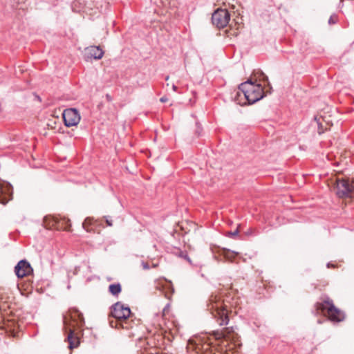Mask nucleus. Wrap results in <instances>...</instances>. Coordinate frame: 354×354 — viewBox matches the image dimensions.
Instances as JSON below:
<instances>
[{
	"label": "nucleus",
	"instance_id": "6e6552de",
	"mask_svg": "<svg viewBox=\"0 0 354 354\" xmlns=\"http://www.w3.org/2000/svg\"><path fill=\"white\" fill-rule=\"evenodd\" d=\"M213 335L216 339H224L234 342L235 345L239 344V337L233 327H227L221 330L214 331Z\"/></svg>",
	"mask_w": 354,
	"mask_h": 354
},
{
	"label": "nucleus",
	"instance_id": "bb28decb",
	"mask_svg": "<svg viewBox=\"0 0 354 354\" xmlns=\"http://www.w3.org/2000/svg\"><path fill=\"white\" fill-rule=\"evenodd\" d=\"M169 304L167 305V306L164 308L163 312L165 313L166 310H168Z\"/></svg>",
	"mask_w": 354,
	"mask_h": 354
},
{
	"label": "nucleus",
	"instance_id": "7ed1b4c3",
	"mask_svg": "<svg viewBox=\"0 0 354 354\" xmlns=\"http://www.w3.org/2000/svg\"><path fill=\"white\" fill-rule=\"evenodd\" d=\"M131 310L129 306H125L121 302H117L111 307L109 317L115 320H110L109 324L112 328H127L126 319L129 317Z\"/></svg>",
	"mask_w": 354,
	"mask_h": 354
},
{
	"label": "nucleus",
	"instance_id": "f257e3e1",
	"mask_svg": "<svg viewBox=\"0 0 354 354\" xmlns=\"http://www.w3.org/2000/svg\"><path fill=\"white\" fill-rule=\"evenodd\" d=\"M207 310L210 312L218 325L228 324L229 314L232 312L228 300L222 299L220 295L212 294L207 301Z\"/></svg>",
	"mask_w": 354,
	"mask_h": 354
},
{
	"label": "nucleus",
	"instance_id": "393cba45",
	"mask_svg": "<svg viewBox=\"0 0 354 354\" xmlns=\"http://www.w3.org/2000/svg\"><path fill=\"white\" fill-rule=\"evenodd\" d=\"M172 88H173V90H174V91H176L177 90V86H175V85H173V86H172Z\"/></svg>",
	"mask_w": 354,
	"mask_h": 354
},
{
	"label": "nucleus",
	"instance_id": "f8f14e48",
	"mask_svg": "<svg viewBox=\"0 0 354 354\" xmlns=\"http://www.w3.org/2000/svg\"><path fill=\"white\" fill-rule=\"evenodd\" d=\"M49 221V225L52 227H55L57 229H64L67 230L71 226L70 220L64 218H58L57 217H46L45 221Z\"/></svg>",
	"mask_w": 354,
	"mask_h": 354
},
{
	"label": "nucleus",
	"instance_id": "a878e982",
	"mask_svg": "<svg viewBox=\"0 0 354 354\" xmlns=\"http://www.w3.org/2000/svg\"><path fill=\"white\" fill-rule=\"evenodd\" d=\"M169 304L167 305V306L164 308L163 312L165 313L166 310H168Z\"/></svg>",
	"mask_w": 354,
	"mask_h": 354
},
{
	"label": "nucleus",
	"instance_id": "4be33fe9",
	"mask_svg": "<svg viewBox=\"0 0 354 354\" xmlns=\"http://www.w3.org/2000/svg\"><path fill=\"white\" fill-rule=\"evenodd\" d=\"M257 74L259 75V77H263V79H266V80H268V77L266 76L263 72L261 71H259V72H257Z\"/></svg>",
	"mask_w": 354,
	"mask_h": 354
},
{
	"label": "nucleus",
	"instance_id": "9d476101",
	"mask_svg": "<svg viewBox=\"0 0 354 354\" xmlns=\"http://www.w3.org/2000/svg\"><path fill=\"white\" fill-rule=\"evenodd\" d=\"M194 350L198 354H221V353L210 343L207 342H202L201 340H198V342L195 344Z\"/></svg>",
	"mask_w": 354,
	"mask_h": 354
},
{
	"label": "nucleus",
	"instance_id": "2eb2a0df",
	"mask_svg": "<svg viewBox=\"0 0 354 354\" xmlns=\"http://www.w3.org/2000/svg\"><path fill=\"white\" fill-rule=\"evenodd\" d=\"M122 288L120 283H113L109 286V291L114 296L118 295L121 292Z\"/></svg>",
	"mask_w": 354,
	"mask_h": 354
},
{
	"label": "nucleus",
	"instance_id": "0eeeda50",
	"mask_svg": "<svg viewBox=\"0 0 354 354\" xmlns=\"http://www.w3.org/2000/svg\"><path fill=\"white\" fill-rule=\"evenodd\" d=\"M230 15L226 9L218 8L212 14V22L218 28L225 27L229 23Z\"/></svg>",
	"mask_w": 354,
	"mask_h": 354
},
{
	"label": "nucleus",
	"instance_id": "f3484780",
	"mask_svg": "<svg viewBox=\"0 0 354 354\" xmlns=\"http://www.w3.org/2000/svg\"><path fill=\"white\" fill-rule=\"evenodd\" d=\"M174 254L182 259H185L187 261H188L190 264H192V261L190 258L188 257L186 252L181 251L180 250H176V252H174Z\"/></svg>",
	"mask_w": 354,
	"mask_h": 354
},
{
	"label": "nucleus",
	"instance_id": "39448f33",
	"mask_svg": "<svg viewBox=\"0 0 354 354\" xmlns=\"http://www.w3.org/2000/svg\"><path fill=\"white\" fill-rule=\"evenodd\" d=\"M239 89L243 93L248 104H253L263 97V88L261 84H257L252 80L241 84Z\"/></svg>",
	"mask_w": 354,
	"mask_h": 354
},
{
	"label": "nucleus",
	"instance_id": "1a4fd4ad",
	"mask_svg": "<svg viewBox=\"0 0 354 354\" xmlns=\"http://www.w3.org/2000/svg\"><path fill=\"white\" fill-rule=\"evenodd\" d=\"M63 119L66 127L76 126L80 120V115L75 109H67L63 112Z\"/></svg>",
	"mask_w": 354,
	"mask_h": 354
},
{
	"label": "nucleus",
	"instance_id": "4468645a",
	"mask_svg": "<svg viewBox=\"0 0 354 354\" xmlns=\"http://www.w3.org/2000/svg\"><path fill=\"white\" fill-rule=\"evenodd\" d=\"M237 254L238 253L227 249H223L221 251V255L223 256L225 259L230 261H232Z\"/></svg>",
	"mask_w": 354,
	"mask_h": 354
},
{
	"label": "nucleus",
	"instance_id": "9b49d317",
	"mask_svg": "<svg viewBox=\"0 0 354 354\" xmlns=\"http://www.w3.org/2000/svg\"><path fill=\"white\" fill-rule=\"evenodd\" d=\"M33 270L30 264L26 260H21L15 268V272L17 277L23 278L30 274Z\"/></svg>",
	"mask_w": 354,
	"mask_h": 354
},
{
	"label": "nucleus",
	"instance_id": "dca6fc26",
	"mask_svg": "<svg viewBox=\"0 0 354 354\" xmlns=\"http://www.w3.org/2000/svg\"><path fill=\"white\" fill-rule=\"evenodd\" d=\"M93 219L92 218L88 217L83 222L82 226L86 231L91 232L92 230L91 226L93 224Z\"/></svg>",
	"mask_w": 354,
	"mask_h": 354
},
{
	"label": "nucleus",
	"instance_id": "ddd939ff",
	"mask_svg": "<svg viewBox=\"0 0 354 354\" xmlns=\"http://www.w3.org/2000/svg\"><path fill=\"white\" fill-rule=\"evenodd\" d=\"M88 57L95 59H100L104 55V51L99 47L92 46L86 48Z\"/></svg>",
	"mask_w": 354,
	"mask_h": 354
},
{
	"label": "nucleus",
	"instance_id": "f03ea898",
	"mask_svg": "<svg viewBox=\"0 0 354 354\" xmlns=\"http://www.w3.org/2000/svg\"><path fill=\"white\" fill-rule=\"evenodd\" d=\"M82 315L76 308H71L63 316V323L64 328L68 330L67 340L68 342V348L73 349L79 346L80 341L78 337L75 335L73 328L78 326L82 321Z\"/></svg>",
	"mask_w": 354,
	"mask_h": 354
},
{
	"label": "nucleus",
	"instance_id": "423d86ee",
	"mask_svg": "<svg viewBox=\"0 0 354 354\" xmlns=\"http://www.w3.org/2000/svg\"><path fill=\"white\" fill-rule=\"evenodd\" d=\"M336 194L339 198L354 197V180L337 179L335 187Z\"/></svg>",
	"mask_w": 354,
	"mask_h": 354
},
{
	"label": "nucleus",
	"instance_id": "aec40b11",
	"mask_svg": "<svg viewBox=\"0 0 354 354\" xmlns=\"http://www.w3.org/2000/svg\"><path fill=\"white\" fill-rule=\"evenodd\" d=\"M238 234H239L238 228L236 230H234V232H227L228 236H230V237H234V236H236Z\"/></svg>",
	"mask_w": 354,
	"mask_h": 354
},
{
	"label": "nucleus",
	"instance_id": "5701e85b",
	"mask_svg": "<svg viewBox=\"0 0 354 354\" xmlns=\"http://www.w3.org/2000/svg\"><path fill=\"white\" fill-rule=\"evenodd\" d=\"M142 266L145 270H148L149 268V266L147 263L142 262Z\"/></svg>",
	"mask_w": 354,
	"mask_h": 354
},
{
	"label": "nucleus",
	"instance_id": "20e7f679",
	"mask_svg": "<svg viewBox=\"0 0 354 354\" xmlns=\"http://www.w3.org/2000/svg\"><path fill=\"white\" fill-rule=\"evenodd\" d=\"M315 307L317 310L326 315L332 322H339L344 319V313L335 306L333 300L328 296H323L321 301L316 303Z\"/></svg>",
	"mask_w": 354,
	"mask_h": 354
},
{
	"label": "nucleus",
	"instance_id": "412c9836",
	"mask_svg": "<svg viewBox=\"0 0 354 354\" xmlns=\"http://www.w3.org/2000/svg\"><path fill=\"white\" fill-rule=\"evenodd\" d=\"M105 221H106L107 225H109V226L113 225L112 221L111 219H109V216H105Z\"/></svg>",
	"mask_w": 354,
	"mask_h": 354
},
{
	"label": "nucleus",
	"instance_id": "6ab92c4d",
	"mask_svg": "<svg viewBox=\"0 0 354 354\" xmlns=\"http://www.w3.org/2000/svg\"><path fill=\"white\" fill-rule=\"evenodd\" d=\"M337 16L335 14L332 15L328 19V24L330 25L335 24L337 23Z\"/></svg>",
	"mask_w": 354,
	"mask_h": 354
},
{
	"label": "nucleus",
	"instance_id": "b1692460",
	"mask_svg": "<svg viewBox=\"0 0 354 354\" xmlns=\"http://www.w3.org/2000/svg\"><path fill=\"white\" fill-rule=\"evenodd\" d=\"M167 100V99L165 97H161V98H160V101H161L162 102H166Z\"/></svg>",
	"mask_w": 354,
	"mask_h": 354
},
{
	"label": "nucleus",
	"instance_id": "a211bd4d",
	"mask_svg": "<svg viewBox=\"0 0 354 354\" xmlns=\"http://www.w3.org/2000/svg\"><path fill=\"white\" fill-rule=\"evenodd\" d=\"M158 7L166 8L169 5L170 0H152Z\"/></svg>",
	"mask_w": 354,
	"mask_h": 354
}]
</instances>
